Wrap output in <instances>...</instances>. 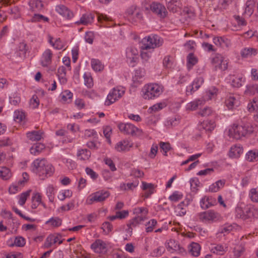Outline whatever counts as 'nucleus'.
Returning a JSON list of instances; mask_svg holds the SVG:
<instances>
[{"label": "nucleus", "instance_id": "nucleus-1", "mask_svg": "<svg viewBox=\"0 0 258 258\" xmlns=\"http://www.w3.org/2000/svg\"><path fill=\"white\" fill-rule=\"evenodd\" d=\"M163 42V39L157 35L152 34L145 37L142 40V44L140 47L141 58L146 61H148L150 57V55L145 50L159 47L162 45Z\"/></svg>", "mask_w": 258, "mask_h": 258}, {"label": "nucleus", "instance_id": "nucleus-2", "mask_svg": "<svg viewBox=\"0 0 258 258\" xmlns=\"http://www.w3.org/2000/svg\"><path fill=\"white\" fill-rule=\"evenodd\" d=\"M32 165V171L38 174L42 180L51 176L54 173V167L44 158L35 160Z\"/></svg>", "mask_w": 258, "mask_h": 258}, {"label": "nucleus", "instance_id": "nucleus-3", "mask_svg": "<svg viewBox=\"0 0 258 258\" xmlns=\"http://www.w3.org/2000/svg\"><path fill=\"white\" fill-rule=\"evenodd\" d=\"M257 132H258V126L247 122L241 125H234L231 129L229 130V135L238 140L242 137Z\"/></svg>", "mask_w": 258, "mask_h": 258}, {"label": "nucleus", "instance_id": "nucleus-4", "mask_svg": "<svg viewBox=\"0 0 258 258\" xmlns=\"http://www.w3.org/2000/svg\"><path fill=\"white\" fill-rule=\"evenodd\" d=\"M142 91V96L145 99H154L163 93V87L158 84L151 83L145 85Z\"/></svg>", "mask_w": 258, "mask_h": 258}, {"label": "nucleus", "instance_id": "nucleus-5", "mask_svg": "<svg viewBox=\"0 0 258 258\" xmlns=\"http://www.w3.org/2000/svg\"><path fill=\"white\" fill-rule=\"evenodd\" d=\"M118 127L122 133L125 135L137 137L140 136L142 134V130L131 123H120L118 124Z\"/></svg>", "mask_w": 258, "mask_h": 258}, {"label": "nucleus", "instance_id": "nucleus-6", "mask_svg": "<svg viewBox=\"0 0 258 258\" xmlns=\"http://www.w3.org/2000/svg\"><path fill=\"white\" fill-rule=\"evenodd\" d=\"M124 89L123 88L118 87L113 88L109 93L105 102V105L109 106L115 102L118 98H120L124 93Z\"/></svg>", "mask_w": 258, "mask_h": 258}, {"label": "nucleus", "instance_id": "nucleus-7", "mask_svg": "<svg viewBox=\"0 0 258 258\" xmlns=\"http://www.w3.org/2000/svg\"><path fill=\"white\" fill-rule=\"evenodd\" d=\"M110 196L108 191L103 190H99L91 195L87 200L88 204H92L93 203L102 202L104 201Z\"/></svg>", "mask_w": 258, "mask_h": 258}, {"label": "nucleus", "instance_id": "nucleus-8", "mask_svg": "<svg viewBox=\"0 0 258 258\" xmlns=\"http://www.w3.org/2000/svg\"><path fill=\"white\" fill-rule=\"evenodd\" d=\"M212 63L215 71H225L228 68V62L220 54H217L212 59Z\"/></svg>", "mask_w": 258, "mask_h": 258}, {"label": "nucleus", "instance_id": "nucleus-9", "mask_svg": "<svg viewBox=\"0 0 258 258\" xmlns=\"http://www.w3.org/2000/svg\"><path fill=\"white\" fill-rule=\"evenodd\" d=\"M138 50L134 46H130L126 50V58L127 62L134 66L135 63L138 58Z\"/></svg>", "mask_w": 258, "mask_h": 258}, {"label": "nucleus", "instance_id": "nucleus-10", "mask_svg": "<svg viewBox=\"0 0 258 258\" xmlns=\"http://www.w3.org/2000/svg\"><path fill=\"white\" fill-rule=\"evenodd\" d=\"M199 216L200 220L202 221H214L220 218V215L213 210L201 213Z\"/></svg>", "mask_w": 258, "mask_h": 258}, {"label": "nucleus", "instance_id": "nucleus-11", "mask_svg": "<svg viewBox=\"0 0 258 258\" xmlns=\"http://www.w3.org/2000/svg\"><path fill=\"white\" fill-rule=\"evenodd\" d=\"M91 249L96 253H105L107 251V245L101 239H96L91 245Z\"/></svg>", "mask_w": 258, "mask_h": 258}, {"label": "nucleus", "instance_id": "nucleus-12", "mask_svg": "<svg viewBox=\"0 0 258 258\" xmlns=\"http://www.w3.org/2000/svg\"><path fill=\"white\" fill-rule=\"evenodd\" d=\"M53 53L49 49H45L42 53L40 62L43 67H48L52 63Z\"/></svg>", "mask_w": 258, "mask_h": 258}, {"label": "nucleus", "instance_id": "nucleus-13", "mask_svg": "<svg viewBox=\"0 0 258 258\" xmlns=\"http://www.w3.org/2000/svg\"><path fill=\"white\" fill-rule=\"evenodd\" d=\"M152 11L161 18H164L167 14L165 7L160 3H153L150 6Z\"/></svg>", "mask_w": 258, "mask_h": 258}, {"label": "nucleus", "instance_id": "nucleus-14", "mask_svg": "<svg viewBox=\"0 0 258 258\" xmlns=\"http://www.w3.org/2000/svg\"><path fill=\"white\" fill-rule=\"evenodd\" d=\"M145 219L146 218L144 217H135L134 218L131 220L127 224L128 228L126 230V232L131 234L133 232V228L137 226Z\"/></svg>", "mask_w": 258, "mask_h": 258}, {"label": "nucleus", "instance_id": "nucleus-15", "mask_svg": "<svg viewBox=\"0 0 258 258\" xmlns=\"http://www.w3.org/2000/svg\"><path fill=\"white\" fill-rule=\"evenodd\" d=\"M168 10L173 13L178 12L181 7L180 0H166Z\"/></svg>", "mask_w": 258, "mask_h": 258}, {"label": "nucleus", "instance_id": "nucleus-16", "mask_svg": "<svg viewBox=\"0 0 258 258\" xmlns=\"http://www.w3.org/2000/svg\"><path fill=\"white\" fill-rule=\"evenodd\" d=\"M55 10L60 15L68 19H70L73 17V13L64 5H60L56 6Z\"/></svg>", "mask_w": 258, "mask_h": 258}, {"label": "nucleus", "instance_id": "nucleus-17", "mask_svg": "<svg viewBox=\"0 0 258 258\" xmlns=\"http://www.w3.org/2000/svg\"><path fill=\"white\" fill-rule=\"evenodd\" d=\"M213 41L215 45L223 48H227L231 45L230 40L225 37H214Z\"/></svg>", "mask_w": 258, "mask_h": 258}, {"label": "nucleus", "instance_id": "nucleus-18", "mask_svg": "<svg viewBox=\"0 0 258 258\" xmlns=\"http://www.w3.org/2000/svg\"><path fill=\"white\" fill-rule=\"evenodd\" d=\"M166 247L168 250L171 252L179 251V253H182L184 251V249L181 247L178 244V242L173 239H170L168 241L167 243Z\"/></svg>", "mask_w": 258, "mask_h": 258}, {"label": "nucleus", "instance_id": "nucleus-19", "mask_svg": "<svg viewBox=\"0 0 258 258\" xmlns=\"http://www.w3.org/2000/svg\"><path fill=\"white\" fill-rule=\"evenodd\" d=\"M133 147V144L127 140H123L118 142L115 147V149L118 152L127 151Z\"/></svg>", "mask_w": 258, "mask_h": 258}, {"label": "nucleus", "instance_id": "nucleus-20", "mask_svg": "<svg viewBox=\"0 0 258 258\" xmlns=\"http://www.w3.org/2000/svg\"><path fill=\"white\" fill-rule=\"evenodd\" d=\"M204 82V79L202 77L196 78L192 84L187 87L186 92H190L191 94H192L200 87V86L203 84Z\"/></svg>", "mask_w": 258, "mask_h": 258}, {"label": "nucleus", "instance_id": "nucleus-21", "mask_svg": "<svg viewBox=\"0 0 258 258\" xmlns=\"http://www.w3.org/2000/svg\"><path fill=\"white\" fill-rule=\"evenodd\" d=\"M142 189L147 190L143 197L145 199H147L154 193V185L152 183H148L145 181H142Z\"/></svg>", "mask_w": 258, "mask_h": 258}, {"label": "nucleus", "instance_id": "nucleus-22", "mask_svg": "<svg viewBox=\"0 0 258 258\" xmlns=\"http://www.w3.org/2000/svg\"><path fill=\"white\" fill-rule=\"evenodd\" d=\"M243 148L240 145L232 146L229 151V156L231 158H237L243 153Z\"/></svg>", "mask_w": 258, "mask_h": 258}, {"label": "nucleus", "instance_id": "nucleus-23", "mask_svg": "<svg viewBox=\"0 0 258 258\" xmlns=\"http://www.w3.org/2000/svg\"><path fill=\"white\" fill-rule=\"evenodd\" d=\"M42 133L40 131H33L27 133V137L31 141H39L42 138Z\"/></svg>", "mask_w": 258, "mask_h": 258}, {"label": "nucleus", "instance_id": "nucleus-24", "mask_svg": "<svg viewBox=\"0 0 258 258\" xmlns=\"http://www.w3.org/2000/svg\"><path fill=\"white\" fill-rule=\"evenodd\" d=\"M198 61V58L194 55L193 53H190L187 56L186 66L188 70H190L197 63Z\"/></svg>", "mask_w": 258, "mask_h": 258}, {"label": "nucleus", "instance_id": "nucleus-25", "mask_svg": "<svg viewBox=\"0 0 258 258\" xmlns=\"http://www.w3.org/2000/svg\"><path fill=\"white\" fill-rule=\"evenodd\" d=\"M32 204L31 207L32 209H36L38 205L40 204H41L45 208V204L41 202V196L39 193H36L34 194L32 198Z\"/></svg>", "mask_w": 258, "mask_h": 258}, {"label": "nucleus", "instance_id": "nucleus-26", "mask_svg": "<svg viewBox=\"0 0 258 258\" xmlns=\"http://www.w3.org/2000/svg\"><path fill=\"white\" fill-rule=\"evenodd\" d=\"M45 145L41 143L34 145L30 149L31 154L34 155H38L44 150Z\"/></svg>", "mask_w": 258, "mask_h": 258}, {"label": "nucleus", "instance_id": "nucleus-27", "mask_svg": "<svg viewBox=\"0 0 258 258\" xmlns=\"http://www.w3.org/2000/svg\"><path fill=\"white\" fill-rule=\"evenodd\" d=\"M91 152L87 149H81L78 151L77 157L81 160H89L91 157Z\"/></svg>", "mask_w": 258, "mask_h": 258}, {"label": "nucleus", "instance_id": "nucleus-28", "mask_svg": "<svg viewBox=\"0 0 258 258\" xmlns=\"http://www.w3.org/2000/svg\"><path fill=\"white\" fill-rule=\"evenodd\" d=\"M59 240L58 236L54 235H49L46 239L44 244L45 248H49L53 244L56 243Z\"/></svg>", "mask_w": 258, "mask_h": 258}, {"label": "nucleus", "instance_id": "nucleus-29", "mask_svg": "<svg viewBox=\"0 0 258 258\" xmlns=\"http://www.w3.org/2000/svg\"><path fill=\"white\" fill-rule=\"evenodd\" d=\"M213 202L212 198L205 196L201 200V206L203 209H208L213 205Z\"/></svg>", "mask_w": 258, "mask_h": 258}, {"label": "nucleus", "instance_id": "nucleus-30", "mask_svg": "<svg viewBox=\"0 0 258 258\" xmlns=\"http://www.w3.org/2000/svg\"><path fill=\"white\" fill-rule=\"evenodd\" d=\"M225 181V179L218 180L210 186V191L212 192L218 191L220 188H222L224 186Z\"/></svg>", "mask_w": 258, "mask_h": 258}, {"label": "nucleus", "instance_id": "nucleus-31", "mask_svg": "<svg viewBox=\"0 0 258 258\" xmlns=\"http://www.w3.org/2000/svg\"><path fill=\"white\" fill-rule=\"evenodd\" d=\"M241 55L243 58H247L257 54V50L253 48H245L243 49L240 52Z\"/></svg>", "mask_w": 258, "mask_h": 258}, {"label": "nucleus", "instance_id": "nucleus-32", "mask_svg": "<svg viewBox=\"0 0 258 258\" xmlns=\"http://www.w3.org/2000/svg\"><path fill=\"white\" fill-rule=\"evenodd\" d=\"M93 18L94 17L92 15V14H84L81 17L80 21L77 22L76 23L78 24H81L84 25H87L88 24L92 22Z\"/></svg>", "mask_w": 258, "mask_h": 258}, {"label": "nucleus", "instance_id": "nucleus-33", "mask_svg": "<svg viewBox=\"0 0 258 258\" xmlns=\"http://www.w3.org/2000/svg\"><path fill=\"white\" fill-rule=\"evenodd\" d=\"M238 101L232 95H229L225 100V104L229 109H232L235 106H237Z\"/></svg>", "mask_w": 258, "mask_h": 258}, {"label": "nucleus", "instance_id": "nucleus-34", "mask_svg": "<svg viewBox=\"0 0 258 258\" xmlns=\"http://www.w3.org/2000/svg\"><path fill=\"white\" fill-rule=\"evenodd\" d=\"M244 79L242 76H233L231 78V85L233 87L239 88L242 86V83Z\"/></svg>", "mask_w": 258, "mask_h": 258}, {"label": "nucleus", "instance_id": "nucleus-35", "mask_svg": "<svg viewBox=\"0 0 258 258\" xmlns=\"http://www.w3.org/2000/svg\"><path fill=\"white\" fill-rule=\"evenodd\" d=\"M201 246L199 244L192 242L190 245L189 252L195 256H198L200 253Z\"/></svg>", "mask_w": 258, "mask_h": 258}, {"label": "nucleus", "instance_id": "nucleus-36", "mask_svg": "<svg viewBox=\"0 0 258 258\" xmlns=\"http://www.w3.org/2000/svg\"><path fill=\"white\" fill-rule=\"evenodd\" d=\"M148 211L145 207H137L133 209V213L137 215L136 217H144L147 219Z\"/></svg>", "mask_w": 258, "mask_h": 258}, {"label": "nucleus", "instance_id": "nucleus-37", "mask_svg": "<svg viewBox=\"0 0 258 258\" xmlns=\"http://www.w3.org/2000/svg\"><path fill=\"white\" fill-rule=\"evenodd\" d=\"M159 146L160 151L165 156H167V152L172 149L171 145L168 142H160L159 143Z\"/></svg>", "mask_w": 258, "mask_h": 258}, {"label": "nucleus", "instance_id": "nucleus-38", "mask_svg": "<svg viewBox=\"0 0 258 258\" xmlns=\"http://www.w3.org/2000/svg\"><path fill=\"white\" fill-rule=\"evenodd\" d=\"M211 251L217 254L222 255L225 251V248L222 245L213 244L211 246Z\"/></svg>", "mask_w": 258, "mask_h": 258}, {"label": "nucleus", "instance_id": "nucleus-39", "mask_svg": "<svg viewBox=\"0 0 258 258\" xmlns=\"http://www.w3.org/2000/svg\"><path fill=\"white\" fill-rule=\"evenodd\" d=\"M255 93H258V85H249L246 86V89L244 91L245 94L251 95Z\"/></svg>", "mask_w": 258, "mask_h": 258}, {"label": "nucleus", "instance_id": "nucleus-40", "mask_svg": "<svg viewBox=\"0 0 258 258\" xmlns=\"http://www.w3.org/2000/svg\"><path fill=\"white\" fill-rule=\"evenodd\" d=\"M202 127L206 131L211 132L216 126L215 123L212 120L204 121L202 124Z\"/></svg>", "mask_w": 258, "mask_h": 258}, {"label": "nucleus", "instance_id": "nucleus-41", "mask_svg": "<svg viewBox=\"0 0 258 258\" xmlns=\"http://www.w3.org/2000/svg\"><path fill=\"white\" fill-rule=\"evenodd\" d=\"M139 184V181H135L131 183H122L120 184V187L122 190H133Z\"/></svg>", "mask_w": 258, "mask_h": 258}, {"label": "nucleus", "instance_id": "nucleus-42", "mask_svg": "<svg viewBox=\"0 0 258 258\" xmlns=\"http://www.w3.org/2000/svg\"><path fill=\"white\" fill-rule=\"evenodd\" d=\"M72 97L73 93L69 90L64 91L61 94V99L63 102L69 103L72 101Z\"/></svg>", "mask_w": 258, "mask_h": 258}, {"label": "nucleus", "instance_id": "nucleus-43", "mask_svg": "<svg viewBox=\"0 0 258 258\" xmlns=\"http://www.w3.org/2000/svg\"><path fill=\"white\" fill-rule=\"evenodd\" d=\"M91 66L93 69L95 71H101L104 68L101 61L97 59H92L91 60Z\"/></svg>", "mask_w": 258, "mask_h": 258}, {"label": "nucleus", "instance_id": "nucleus-44", "mask_svg": "<svg viewBox=\"0 0 258 258\" xmlns=\"http://www.w3.org/2000/svg\"><path fill=\"white\" fill-rule=\"evenodd\" d=\"M246 159L250 162L258 160V150L249 151L246 154Z\"/></svg>", "mask_w": 258, "mask_h": 258}, {"label": "nucleus", "instance_id": "nucleus-45", "mask_svg": "<svg viewBox=\"0 0 258 258\" xmlns=\"http://www.w3.org/2000/svg\"><path fill=\"white\" fill-rule=\"evenodd\" d=\"M253 6H254V0H247L246 3L245 13L251 15L254 12Z\"/></svg>", "mask_w": 258, "mask_h": 258}, {"label": "nucleus", "instance_id": "nucleus-46", "mask_svg": "<svg viewBox=\"0 0 258 258\" xmlns=\"http://www.w3.org/2000/svg\"><path fill=\"white\" fill-rule=\"evenodd\" d=\"M247 109L250 112L258 110V97H254L252 101L248 104Z\"/></svg>", "mask_w": 258, "mask_h": 258}, {"label": "nucleus", "instance_id": "nucleus-47", "mask_svg": "<svg viewBox=\"0 0 258 258\" xmlns=\"http://www.w3.org/2000/svg\"><path fill=\"white\" fill-rule=\"evenodd\" d=\"M11 176V174L9 168L4 167L0 170V177L3 179L7 180L10 178Z\"/></svg>", "mask_w": 258, "mask_h": 258}, {"label": "nucleus", "instance_id": "nucleus-48", "mask_svg": "<svg viewBox=\"0 0 258 258\" xmlns=\"http://www.w3.org/2000/svg\"><path fill=\"white\" fill-rule=\"evenodd\" d=\"M29 49L28 45L24 42H21L19 44L18 50L20 52V55H22L23 57L26 56V54Z\"/></svg>", "mask_w": 258, "mask_h": 258}, {"label": "nucleus", "instance_id": "nucleus-49", "mask_svg": "<svg viewBox=\"0 0 258 258\" xmlns=\"http://www.w3.org/2000/svg\"><path fill=\"white\" fill-rule=\"evenodd\" d=\"M157 224V221L155 219H152L149 221L147 224L146 225V231L147 232H152L155 227V226Z\"/></svg>", "mask_w": 258, "mask_h": 258}, {"label": "nucleus", "instance_id": "nucleus-50", "mask_svg": "<svg viewBox=\"0 0 258 258\" xmlns=\"http://www.w3.org/2000/svg\"><path fill=\"white\" fill-rule=\"evenodd\" d=\"M84 84L89 88H91L93 86V79L91 76L88 74H84Z\"/></svg>", "mask_w": 258, "mask_h": 258}, {"label": "nucleus", "instance_id": "nucleus-51", "mask_svg": "<svg viewBox=\"0 0 258 258\" xmlns=\"http://www.w3.org/2000/svg\"><path fill=\"white\" fill-rule=\"evenodd\" d=\"M164 106V104L162 103H159L154 104L152 106L150 107L148 111L150 113H153L154 112H156L162 109Z\"/></svg>", "mask_w": 258, "mask_h": 258}, {"label": "nucleus", "instance_id": "nucleus-52", "mask_svg": "<svg viewBox=\"0 0 258 258\" xmlns=\"http://www.w3.org/2000/svg\"><path fill=\"white\" fill-rule=\"evenodd\" d=\"M25 117V113L23 112L18 110L14 112V118L16 121L20 122L24 119Z\"/></svg>", "mask_w": 258, "mask_h": 258}, {"label": "nucleus", "instance_id": "nucleus-53", "mask_svg": "<svg viewBox=\"0 0 258 258\" xmlns=\"http://www.w3.org/2000/svg\"><path fill=\"white\" fill-rule=\"evenodd\" d=\"M249 197L253 202L258 203V190L256 188H252L249 193Z\"/></svg>", "mask_w": 258, "mask_h": 258}, {"label": "nucleus", "instance_id": "nucleus-54", "mask_svg": "<svg viewBox=\"0 0 258 258\" xmlns=\"http://www.w3.org/2000/svg\"><path fill=\"white\" fill-rule=\"evenodd\" d=\"M62 221L58 217H54L50 218L46 222V223H50L54 227H58L61 224Z\"/></svg>", "mask_w": 258, "mask_h": 258}, {"label": "nucleus", "instance_id": "nucleus-55", "mask_svg": "<svg viewBox=\"0 0 258 258\" xmlns=\"http://www.w3.org/2000/svg\"><path fill=\"white\" fill-rule=\"evenodd\" d=\"M54 193V188L52 185H49L48 186L46 189V194L48 197V199L50 202H53L54 197L53 195Z\"/></svg>", "mask_w": 258, "mask_h": 258}, {"label": "nucleus", "instance_id": "nucleus-56", "mask_svg": "<svg viewBox=\"0 0 258 258\" xmlns=\"http://www.w3.org/2000/svg\"><path fill=\"white\" fill-rule=\"evenodd\" d=\"M25 244V240L22 237H17L14 240V244H11L10 246H12L15 245L19 247L23 246Z\"/></svg>", "mask_w": 258, "mask_h": 258}, {"label": "nucleus", "instance_id": "nucleus-57", "mask_svg": "<svg viewBox=\"0 0 258 258\" xmlns=\"http://www.w3.org/2000/svg\"><path fill=\"white\" fill-rule=\"evenodd\" d=\"M30 105L33 108H36L39 105V100L36 95H33L30 100Z\"/></svg>", "mask_w": 258, "mask_h": 258}, {"label": "nucleus", "instance_id": "nucleus-58", "mask_svg": "<svg viewBox=\"0 0 258 258\" xmlns=\"http://www.w3.org/2000/svg\"><path fill=\"white\" fill-rule=\"evenodd\" d=\"M29 195H30L29 191H27L26 192H23L22 194H21V195L20 196L19 204L21 206H23V205H24V204L25 203V202L26 201L27 198L29 196Z\"/></svg>", "mask_w": 258, "mask_h": 258}, {"label": "nucleus", "instance_id": "nucleus-59", "mask_svg": "<svg viewBox=\"0 0 258 258\" xmlns=\"http://www.w3.org/2000/svg\"><path fill=\"white\" fill-rule=\"evenodd\" d=\"M57 73L58 74V76H61V79L62 80L63 83H66L67 82V79L64 78V77L66 75V69L63 66H61L58 68L57 70Z\"/></svg>", "mask_w": 258, "mask_h": 258}, {"label": "nucleus", "instance_id": "nucleus-60", "mask_svg": "<svg viewBox=\"0 0 258 258\" xmlns=\"http://www.w3.org/2000/svg\"><path fill=\"white\" fill-rule=\"evenodd\" d=\"M103 134L105 138L107 139L108 142L110 143L111 141L110 139V136L112 134V128L109 126H105L103 129Z\"/></svg>", "mask_w": 258, "mask_h": 258}, {"label": "nucleus", "instance_id": "nucleus-61", "mask_svg": "<svg viewBox=\"0 0 258 258\" xmlns=\"http://www.w3.org/2000/svg\"><path fill=\"white\" fill-rule=\"evenodd\" d=\"M244 251V248L242 246H237L234 248L233 252L236 257H238L241 255Z\"/></svg>", "mask_w": 258, "mask_h": 258}, {"label": "nucleus", "instance_id": "nucleus-62", "mask_svg": "<svg viewBox=\"0 0 258 258\" xmlns=\"http://www.w3.org/2000/svg\"><path fill=\"white\" fill-rule=\"evenodd\" d=\"M182 194H180L178 191H175L169 197V199L171 201L177 202L182 199Z\"/></svg>", "mask_w": 258, "mask_h": 258}, {"label": "nucleus", "instance_id": "nucleus-63", "mask_svg": "<svg viewBox=\"0 0 258 258\" xmlns=\"http://www.w3.org/2000/svg\"><path fill=\"white\" fill-rule=\"evenodd\" d=\"M72 195V192L71 191H70L69 190H66L60 194L58 195V198L60 200L63 201L66 198L71 197Z\"/></svg>", "mask_w": 258, "mask_h": 258}, {"label": "nucleus", "instance_id": "nucleus-64", "mask_svg": "<svg viewBox=\"0 0 258 258\" xmlns=\"http://www.w3.org/2000/svg\"><path fill=\"white\" fill-rule=\"evenodd\" d=\"M235 213L236 217L238 218H246V216L244 214L243 211L241 208H236L235 209Z\"/></svg>", "mask_w": 258, "mask_h": 258}]
</instances>
